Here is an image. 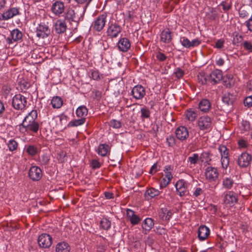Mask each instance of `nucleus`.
Wrapping results in <instances>:
<instances>
[{"label": "nucleus", "instance_id": "20", "mask_svg": "<svg viewBox=\"0 0 252 252\" xmlns=\"http://www.w3.org/2000/svg\"><path fill=\"white\" fill-rule=\"evenodd\" d=\"M237 202V197L235 193L233 191H228L226 193L224 198V202L225 204L233 205Z\"/></svg>", "mask_w": 252, "mask_h": 252}, {"label": "nucleus", "instance_id": "57", "mask_svg": "<svg viewBox=\"0 0 252 252\" xmlns=\"http://www.w3.org/2000/svg\"><path fill=\"white\" fill-rule=\"evenodd\" d=\"M91 164L94 169L98 168L101 165L100 162L96 159H93L91 161Z\"/></svg>", "mask_w": 252, "mask_h": 252}, {"label": "nucleus", "instance_id": "39", "mask_svg": "<svg viewBox=\"0 0 252 252\" xmlns=\"http://www.w3.org/2000/svg\"><path fill=\"white\" fill-rule=\"evenodd\" d=\"M111 222L108 219L103 218L100 222V225L104 230H108L111 227Z\"/></svg>", "mask_w": 252, "mask_h": 252}, {"label": "nucleus", "instance_id": "28", "mask_svg": "<svg viewBox=\"0 0 252 252\" xmlns=\"http://www.w3.org/2000/svg\"><path fill=\"white\" fill-rule=\"evenodd\" d=\"M110 152V148L106 144H100L97 148V153L102 157H105Z\"/></svg>", "mask_w": 252, "mask_h": 252}, {"label": "nucleus", "instance_id": "62", "mask_svg": "<svg viewBox=\"0 0 252 252\" xmlns=\"http://www.w3.org/2000/svg\"><path fill=\"white\" fill-rule=\"evenodd\" d=\"M91 77L94 80H97L100 79L99 74L98 71L94 70L92 72Z\"/></svg>", "mask_w": 252, "mask_h": 252}, {"label": "nucleus", "instance_id": "37", "mask_svg": "<svg viewBox=\"0 0 252 252\" xmlns=\"http://www.w3.org/2000/svg\"><path fill=\"white\" fill-rule=\"evenodd\" d=\"M26 151L28 155L31 156L36 155L38 152V150L37 147L33 145L28 146L26 148Z\"/></svg>", "mask_w": 252, "mask_h": 252}, {"label": "nucleus", "instance_id": "38", "mask_svg": "<svg viewBox=\"0 0 252 252\" xmlns=\"http://www.w3.org/2000/svg\"><path fill=\"white\" fill-rule=\"evenodd\" d=\"M86 121V118H81L78 120H75L70 121L68 124V126L69 127H74V126H78L83 125Z\"/></svg>", "mask_w": 252, "mask_h": 252}, {"label": "nucleus", "instance_id": "17", "mask_svg": "<svg viewBox=\"0 0 252 252\" xmlns=\"http://www.w3.org/2000/svg\"><path fill=\"white\" fill-rule=\"evenodd\" d=\"M175 133L177 138L181 141L187 139L189 136V131L184 126L178 127L176 129Z\"/></svg>", "mask_w": 252, "mask_h": 252}, {"label": "nucleus", "instance_id": "33", "mask_svg": "<svg viewBox=\"0 0 252 252\" xmlns=\"http://www.w3.org/2000/svg\"><path fill=\"white\" fill-rule=\"evenodd\" d=\"M88 110L85 105L79 106L76 110V114L77 117L81 118H85L88 114Z\"/></svg>", "mask_w": 252, "mask_h": 252}, {"label": "nucleus", "instance_id": "48", "mask_svg": "<svg viewBox=\"0 0 252 252\" xmlns=\"http://www.w3.org/2000/svg\"><path fill=\"white\" fill-rule=\"evenodd\" d=\"M243 39V36L242 35H239L236 34L233 39V44L234 45H238L239 43H241Z\"/></svg>", "mask_w": 252, "mask_h": 252}, {"label": "nucleus", "instance_id": "54", "mask_svg": "<svg viewBox=\"0 0 252 252\" xmlns=\"http://www.w3.org/2000/svg\"><path fill=\"white\" fill-rule=\"evenodd\" d=\"M166 142L169 147H172L175 144V139L173 136H169L166 138Z\"/></svg>", "mask_w": 252, "mask_h": 252}, {"label": "nucleus", "instance_id": "11", "mask_svg": "<svg viewBox=\"0 0 252 252\" xmlns=\"http://www.w3.org/2000/svg\"><path fill=\"white\" fill-rule=\"evenodd\" d=\"M145 94V89L141 85L135 86L131 91V94L136 100L142 99Z\"/></svg>", "mask_w": 252, "mask_h": 252}, {"label": "nucleus", "instance_id": "40", "mask_svg": "<svg viewBox=\"0 0 252 252\" xmlns=\"http://www.w3.org/2000/svg\"><path fill=\"white\" fill-rule=\"evenodd\" d=\"M8 149L10 151H15L18 147V143L14 139H10L7 143Z\"/></svg>", "mask_w": 252, "mask_h": 252}, {"label": "nucleus", "instance_id": "60", "mask_svg": "<svg viewBox=\"0 0 252 252\" xmlns=\"http://www.w3.org/2000/svg\"><path fill=\"white\" fill-rule=\"evenodd\" d=\"M156 57L159 61L161 62L164 61L167 58L166 56L161 52H158L157 54Z\"/></svg>", "mask_w": 252, "mask_h": 252}, {"label": "nucleus", "instance_id": "14", "mask_svg": "<svg viewBox=\"0 0 252 252\" xmlns=\"http://www.w3.org/2000/svg\"><path fill=\"white\" fill-rule=\"evenodd\" d=\"M222 72L220 69H215L208 75V81L213 84L219 83L222 79Z\"/></svg>", "mask_w": 252, "mask_h": 252}, {"label": "nucleus", "instance_id": "49", "mask_svg": "<svg viewBox=\"0 0 252 252\" xmlns=\"http://www.w3.org/2000/svg\"><path fill=\"white\" fill-rule=\"evenodd\" d=\"M244 104L245 106L250 107L252 106V96H247L244 100Z\"/></svg>", "mask_w": 252, "mask_h": 252}, {"label": "nucleus", "instance_id": "4", "mask_svg": "<svg viewBox=\"0 0 252 252\" xmlns=\"http://www.w3.org/2000/svg\"><path fill=\"white\" fill-rule=\"evenodd\" d=\"M51 33L47 23H40L36 29V35L39 38H47Z\"/></svg>", "mask_w": 252, "mask_h": 252}, {"label": "nucleus", "instance_id": "5", "mask_svg": "<svg viewBox=\"0 0 252 252\" xmlns=\"http://www.w3.org/2000/svg\"><path fill=\"white\" fill-rule=\"evenodd\" d=\"M206 179L210 182H215L219 178V172L217 168L208 166L205 169Z\"/></svg>", "mask_w": 252, "mask_h": 252}, {"label": "nucleus", "instance_id": "32", "mask_svg": "<svg viewBox=\"0 0 252 252\" xmlns=\"http://www.w3.org/2000/svg\"><path fill=\"white\" fill-rule=\"evenodd\" d=\"M51 103L53 108L59 109L63 105V101L61 97L56 96L52 98Z\"/></svg>", "mask_w": 252, "mask_h": 252}, {"label": "nucleus", "instance_id": "19", "mask_svg": "<svg viewBox=\"0 0 252 252\" xmlns=\"http://www.w3.org/2000/svg\"><path fill=\"white\" fill-rule=\"evenodd\" d=\"M160 40L164 43H169L172 39L173 33L169 29L163 30L160 34Z\"/></svg>", "mask_w": 252, "mask_h": 252}, {"label": "nucleus", "instance_id": "50", "mask_svg": "<svg viewBox=\"0 0 252 252\" xmlns=\"http://www.w3.org/2000/svg\"><path fill=\"white\" fill-rule=\"evenodd\" d=\"M244 49L249 52H252V43L250 41H245L243 42Z\"/></svg>", "mask_w": 252, "mask_h": 252}, {"label": "nucleus", "instance_id": "44", "mask_svg": "<svg viewBox=\"0 0 252 252\" xmlns=\"http://www.w3.org/2000/svg\"><path fill=\"white\" fill-rule=\"evenodd\" d=\"M220 5L222 6V9L224 11H227L231 8L232 3L231 1H223L220 3Z\"/></svg>", "mask_w": 252, "mask_h": 252}, {"label": "nucleus", "instance_id": "8", "mask_svg": "<svg viewBox=\"0 0 252 252\" xmlns=\"http://www.w3.org/2000/svg\"><path fill=\"white\" fill-rule=\"evenodd\" d=\"M107 17V15L105 13L99 15L93 22V29L97 32L101 31L105 25Z\"/></svg>", "mask_w": 252, "mask_h": 252}, {"label": "nucleus", "instance_id": "61", "mask_svg": "<svg viewBox=\"0 0 252 252\" xmlns=\"http://www.w3.org/2000/svg\"><path fill=\"white\" fill-rule=\"evenodd\" d=\"M245 23L248 30L252 32V16L246 21Z\"/></svg>", "mask_w": 252, "mask_h": 252}, {"label": "nucleus", "instance_id": "31", "mask_svg": "<svg viewBox=\"0 0 252 252\" xmlns=\"http://www.w3.org/2000/svg\"><path fill=\"white\" fill-rule=\"evenodd\" d=\"M198 115V111L192 109L187 110L186 112V118L190 122L194 121Z\"/></svg>", "mask_w": 252, "mask_h": 252}, {"label": "nucleus", "instance_id": "27", "mask_svg": "<svg viewBox=\"0 0 252 252\" xmlns=\"http://www.w3.org/2000/svg\"><path fill=\"white\" fill-rule=\"evenodd\" d=\"M236 99V96L233 94L226 93L222 97V101L227 105H232Z\"/></svg>", "mask_w": 252, "mask_h": 252}, {"label": "nucleus", "instance_id": "25", "mask_svg": "<svg viewBox=\"0 0 252 252\" xmlns=\"http://www.w3.org/2000/svg\"><path fill=\"white\" fill-rule=\"evenodd\" d=\"M160 193V191L158 189L153 188H150L146 190L144 195L146 199L149 200L158 196Z\"/></svg>", "mask_w": 252, "mask_h": 252}, {"label": "nucleus", "instance_id": "2", "mask_svg": "<svg viewBox=\"0 0 252 252\" xmlns=\"http://www.w3.org/2000/svg\"><path fill=\"white\" fill-rule=\"evenodd\" d=\"M212 119L207 115L200 117L197 122V126L200 130L210 131L213 127Z\"/></svg>", "mask_w": 252, "mask_h": 252}, {"label": "nucleus", "instance_id": "64", "mask_svg": "<svg viewBox=\"0 0 252 252\" xmlns=\"http://www.w3.org/2000/svg\"><path fill=\"white\" fill-rule=\"evenodd\" d=\"M248 12L245 10H240L239 11V15L241 18H245L248 16Z\"/></svg>", "mask_w": 252, "mask_h": 252}, {"label": "nucleus", "instance_id": "3", "mask_svg": "<svg viewBox=\"0 0 252 252\" xmlns=\"http://www.w3.org/2000/svg\"><path fill=\"white\" fill-rule=\"evenodd\" d=\"M27 104V98L20 94L15 95L12 98V105L16 110L24 109Z\"/></svg>", "mask_w": 252, "mask_h": 252}, {"label": "nucleus", "instance_id": "55", "mask_svg": "<svg viewBox=\"0 0 252 252\" xmlns=\"http://www.w3.org/2000/svg\"><path fill=\"white\" fill-rule=\"evenodd\" d=\"M174 73L175 74L176 77L178 79H180L182 78L184 75V71L180 68H177L176 69Z\"/></svg>", "mask_w": 252, "mask_h": 252}, {"label": "nucleus", "instance_id": "41", "mask_svg": "<svg viewBox=\"0 0 252 252\" xmlns=\"http://www.w3.org/2000/svg\"><path fill=\"white\" fill-rule=\"evenodd\" d=\"M218 150L220 153L221 158H229V151L226 147L224 145H220L219 146Z\"/></svg>", "mask_w": 252, "mask_h": 252}, {"label": "nucleus", "instance_id": "43", "mask_svg": "<svg viewBox=\"0 0 252 252\" xmlns=\"http://www.w3.org/2000/svg\"><path fill=\"white\" fill-rule=\"evenodd\" d=\"M198 80L201 84H205L208 81V76H206L204 72L200 73L198 75Z\"/></svg>", "mask_w": 252, "mask_h": 252}, {"label": "nucleus", "instance_id": "29", "mask_svg": "<svg viewBox=\"0 0 252 252\" xmlns=\"http://www.w3.org/2000/svg\"><path fill=\"white\" fill-rule=\"evenodd\" d=\"M76 13L75 11L71 9H68L65 15V19L71 21L73 22H78L79 20V18L76 16Z\"/></svg>", "mask_w": 252, "mask_h": 252}, {"label": "nucleus", "instance_id": "24", "mask_svg": "<svg viewBox=\"0 0 252 252\" xmlns=\"http://www.w3.org/2000/svg\"><path fill=\"white\" fill-rule=\"evenodd\" d=\"M211 107L210 101L207 99H202L198 104L199 109L204 113L208 112Z\"/></svg>", "mask_w": 252, "mask_h": 252}, {"label": "nucleus", "instance_id": "42", "mask_svg": "<svg viewBox=\"0 0 252 252\" xmlns=\"http://www.w3.org/2000/svg\"><path fill=\"white\" fill-rule=\"evenodd\" d=\"M199 160V157L197 154H193L191 156H190L188 158V161L190 163V164H195Z\"/></svg>", "mask_w": 252, "mask_h": 252}, {"label": "nucleus", "instance_id": "7", "mask_svg": "<svg viewBox=\"0 0 252 252\" xmlns=\"http://www.w3.org/2000/svg\"><path fill=\"white\" fill-rule=\"evenodd\" d=\"M37 242L40 247L46 249L49 248L52 245L53 239L50 235L42 233L38 236Z\"/></svg>", "mask_w": 252, "mask_h": 252}, {"label": "nucleus", "instance_id": "16", "mask_svg": "<svg viewBox=\"0 0 252 252\" xmlns=\"http://www.w3.org/2000/svg\"><path fill=\"white\" fill-rule=\"evenodd\" d=\"M210 234V229L205 225H200L197 231V237L200 241L206 240Z\"/></svg>", "mask_w": 252, "mask_h": 252}, {"label": "nucleus", "instance_id": "13", "mask_svg": "<svg viewBox=\"0 0 252 252\" xmlns=\"http://www.w3.org/2000/svg\"><path fill=\"white\" fill-rule=\"evenodd\" d=\"M29 176L32 181H39L42 176L41 169L38 166H32L29 171Z\"/></svg>", "mask_w": 252, "mask_h": 252}, {"label": "nucleus", "instance_id": "35", "mask_svg": "<svg viewBox=\"0 0 252 252\" xmlns=\"http://www.w3.org/2000/svg\"><path fill=\"white\" fill-rule=\"evenodd\" d=\"M172 214L170 210H168L166 208H162L160 212L159 213V216L162 220H167L170 219Z\"/></svg>", "mask_w": 252, "mask_h": 252}, {"label": "nucleus", "instance_id": "1", "mask_svg": "<svg viewBox=\"0 0 252 252\" xmlns=\"http://www.w3.org/2000/svg\"><path fill=\"white\" fill-rule=\"evenodd\" d=\"M37 117V111L32 110L28 116H27L22 123L19 126V130L21 133L25 132L36 133L40 127L39 124L36 121Z\"/></svg>", "mask_w": 252, "mask_h": 252}, {"label": "nucleus", "instance_id": "21", "mask_svg": "<svg viewBox=\"0 0 252 252\" xmlns=\"http://www.w3.org/2000/svg\"><path fill=\"white\" fill-rule=\"evenodd\" d=\"M10 36L11 38L8 37L7 41L8 43H11L12 40L14 41H18L20 40L23 37L22 32L17 29H14L11 32Z\"/></svg>", "mask_w": 252, "mask_h": 252}, {"label": "nucleus", "instance_id": "12", "mask_svg": "<svg viewBox=\"0 0 252 252\" xmlns=\"http://www.w3.org/2000/svg\"><path fill=\"white\" fill-rule=\"evenodd\" d=\"M19 14V8L12 7L4 12L2 14H0V21L8 20Z\"/></svg>", "mask_w": 252, "mask_h": 252}, {"label": "nucleus", "instance_id": "23", "mask_svg": "<svg viewBox=\"0 0 252 252\" xmlns=\"http://www.w3.org/2000/svg\"><path fill=\"white\" fill-rule=\"evenodd\" d=\"M126 215L131 223L133 225L138 224L141 220L139 217L136 215L134 212L132 210L127 209L126 210Z\"/></svg>", "mask_w": 252, "mask_h": 252}, {"label": "nucleus", "instance_id": "34", "mask_svg": "<svg viewBox=\"0 0 252 252\" xmlns=\"http://www.w3.org/2000/svg\"><path fill=\"white\" fill-rule=\"evenodd\" d=\"M234 182L231 177H225L222 180V186L224 188L230 189H231Z\"/></svg>", "mask_w": 252, "mask_h": 252}, {"label": "nucleus", "instance_id": "26", "mask_svg": "<svg viewBox=\"0 0 252 252\" xmlns=\"http://www.w3.org/2000/svg\"><path fill=\"white\" fill-rule=\"evenodd\" d=\"M70 250V246L65 242H61L56 245V252H69Z\"/></svg>", "mask_w": 252, "mask_h": 252}, {"label": "nucleus", "instance_id": "59", "mask_svg": "<svg viewBox=\"0 0 252 252\" xmlns=\"http://www.w3.org/2000/svg\"><path fill=\"white\" fill-rule=\"evenodd\" d=\"M158 170V167L157 163H155L154 165L151 167L149 173L151 174H154L156 173Z\"/></svg>", "mask_w": 252, "mask_h": 252}, {"label": "nucleus", "instance_id": "18", "mask_svg": "<svg viewBox=\"0 0 252 252\" xmlns=\"http://www.w3.org/2000/svg\"><path fill=\"white\" fill-rule=\"evenodd\" d=\"M130 42L127 38H120L118 43V47L120 51L123 52H127L130 48Z\"/></svg>", "mask_w": 252, "mask_h": 252}, {"label": "nucleus", "instance_id": "63", "mask_svg": "<svg viewBox=\"0 0 252 252\" xmlns=\"http://www.w3.org/2000/svg\"><path fill=\"white\" fill-rule=\"evenodd\" d=\"M224 43V41L223 40L221 39H219L216 41L215 47L219 49H221L223 47Z\"/></svg>", "mask_w": 252, "mask_h": 252}, {"label": "nucleus", "instance_id": "46", "mask_svg": "<svg viewBox=\"0 0 252 252\" xmlns=\"http://www.w3.org/2000/svg\"><path fill=\"white\" fill-rule=\"evenodd\" d=\"M180 42L181 44L185 47L187 48H190V41L189 40L185 37H182L180 38Z\"/></svg>", "mask_w": 252, "mask_h": 252}, {"label": "nucleus", "instance_id": "15", "mask_svg": "<svg viewBox=\"0 0 252 252\" xmlns=\"http://www.w3.org/2000/svg\"><path fill=\"white\" fill-rule=\"evenodd\" d=\"M54 30L57 34H62L66 32L67 29L66 23L64 20L58 19L54 24Z\"/></svg>", "mask_w": 252, "mask_h": 252}, {"label": "nucleus", "instance_id": "30", "mask_svg": "<svg viewBox=\"0 0 252 252\" xmlns=\"http://www.w3.org/2000/svg\"><path fill=\"white\" fill-rule=\"evenodd\" d=\"M154 225V222L153 219L151 218H147L143 221L142 227L145 230L149 231L152 229Z\"/></svg>", "mask_w": 252, "mask_h": 252}, {"label": "nucleus", "instance_id": "51", "mask_svg": "<svg viewBox=\"0 0 252 252\" xmlns=\"http://www.w3.org/2000/svg\"><path fill=\"white\" fill-rule=\"evenodd\" d=\"M170 182V181L167 180L166 178H165L164 177L161 180L160 183H159V187H160V189H162L164 188L165 187H166L169 184Z\"/></svg>", "mask_w": 252, "mask_h": 252}, {"label": "nucleus", "instance_id": "45", "mask_svg": "<svg viewBox=\"0 0 252 252\" xmlns=\"http://www.w3.org/2000/svg\"><path fill=\"white\" fill-rule=\"evenodd\" d=\"M141 117L142 119L149 118L150 117V112L149 110L146 107H144L141 109Z\"/></svg>", "mask_w": 252, "mask_h": 252}, {"label": "nucleus", "instance_id": "52", "mask_svg": "<svg viewBox=\"0 0 252 252\" xmlns=\"http://www.w3.org/2000/svg\"><path fill=\"white\" fill-rule=\"evenodd\" d=\"M49 160V157L46 154L42 155L40 159L41 164L43 165L47 164Z\"/></svg>", "mask_w": 252, "mask_h": 252}, {"label": "nucleus", "instance_id": "10", "mask_svg": "<svg viewBox=\"0 0 252 252\" xmlns=\"http://www.w3.org/2000/svg\"><path fill=\"white\" fill-rule=\"evenodd\" d=\"M65 6L64 3L60 0L53 2L51 7V10L56 16H61L64 12Z\"/></svg>", "mask_w": 252, "mask_h": 252}, {"label": "nucleus", "instance_id": "58", "mask_svg": "<svg viewBox=\"0 0 252 252\" xmlns=\"http://www.w3.org/2000/svg\"><path fill=\"white\" fill-rule=\"evenodd\" d=\"M203 193V190L200 188H196L193 192V194L196 197H198Z\"/></svg>", "mask_w": 252, "mask_h": 252}, {"label": "nucleus", "instance_id": "47", "mask_svg": "<svg viewBox=\"0 0 252 252\" xmlns=\"http://www.w3.org/2000/svg\"><path fill=\"white\" fill-rule=\"evenodd\" d=\"M110 126L114 128H119L121 127L122 124L120 121L113 119L110 122Z\"/></svg>", "mask_w": 252, "mask_h": 252}, {"label": "nucleus", "instance_id": "22", "mask_svg": "<svg viewBox=\"0 0 252 252\" xmlns=\"http://www.w3.org/2000/svg\"><path fill=\"white\" fill-rule=\"evenodd\" d=\"M175 188L178 194L180 196L182 197L186 194L187 189L185 186V182L183 180H181L176 183Z\"/></svg>", "mask_w": 252, "mask_h": 252}, {"label": "nucleus", "instance_id": "53", "mask_svg": "<svg viewBox=\"0 0 252 252\" xmlns=\"http://www.w3.org/2000/svg\"><path fill=\"white\" fill-rule=\"evenodd\" d=\"M221 163L222 167L223 168L226 169L229 165V158H221Z\"/></svg>", "mask_w": 252, "mask_h": 252}, {"label": "nucleus", "instance_id": "36", "mask_svg": "<svg viewBox=\"0 0 252 252\" xmlns=\"http://www.w3.org/2000/svg\"><path fill=\"white\" fill-rule=\"evenodd\" d=\"M235 79L233 76L231 74H228L226 76L225 80L224 81V85L227 88H231L234 85Z\"/></svg>", "mask_w": 252, "mask_h": 252}, {"label": "nucleus", "instance_id": "56", "mask_svg": "<svg viewBox=\"0 0 252 252\" xmlns=\"http://www.w3.org/2000/svg\"><path fill=\"white\" fill-rule=\"evenodd\" d=\"M239 147L241 148H245L247 147L248 143L244 139H241L238 141Z\"/></svg>", "mask_w": 252, "mask_h": 252}, {"label": "nucleus", "instance_id": "6", "mask_svg": "<svg viewBox=\"0 0 252 252\" xmlns=\"http://www.w3.org/2000/svg\"><path fill=\"white\" fill-rule=\"evenodd\" d=\"M122 30V27L116 23H109L106 31L107 35L111 38H116Z\"/></svg>", "mask_w": 252, "mask_h": 252}, {"label": "nucleus", "instance_id": "9", "mask_svg": "<svg viewBox=\"0 0 252 252\" xmlns=\"http://www.w3.org/2000/svg\"><path fill=\"white\" fill-rule=\"evenodd\" d=\"M252 156L246 152L242 153L237 159V163L241 168L247 167L252 162Z\"/></svg>", "mask_w": 252, "mask_h": 252}]
</instances>
